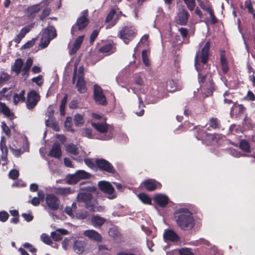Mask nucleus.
I'll return each mask as SVG.
<instances>
[{"instance_id":"f257e3e1","label":"nucleus","mask_w":255,"mask_h":255,"mask_svg":"<svg viewBox=\"0 0 255 255\" xmlns=\"http://www.w3.org/2000/svg\"><path fill=\"white\" fill-rule=\"evenodd\" d=\"M174 216L177 226L181 230H191L195 225V220L192 213L187 208H179L176 210Z\"/></svg>"},{"instance_id":"f03ea898","label":"nucleus","mask_w":255,"mask_h":255,"mask_svg":"<svg viewBox=\"0 0 255 255\" xmlns=\"http://www.w3.org/2000/svg\"><path fill=\"white\" fill-rule=\"evenodd\" d=\"M211 46V42L208 41L206 42L204 46L199 49L196 54L195 57V66L197 69L200 63L203 65L206 64L209 58V50Z\"/></svg>"},{"instance_id":"7ed1b4c3","label":"nucleus","mask_w":255,"mask_h":255,"mask_svg":"<svg viewBox=\"0 0 255 255\" xmlns=\"http://www.w3.org/2000/svg\"><path fill=\"white\" fill-rule=\"evenodd\" d=\"M88 16V10H84L82 15L77 18L76 23L72 27L71 33L72 35H77L79 31L83 30L88 26L89 23Z\"/></svg>"},{"instance_id":"20e7f679","label":"nucleus","mask_w":255,"mask_h":255,"mask_svg":"<svg viewBox=\"0 0 255 255\" xmlns=\"http://www.w3.org/2000/svg\"><path fill=\"white\" fill-rule=\"evenodd\" d=\"M77 200L84 204L85 207L91 211H95V208L98 204L97 201L94 198L92 194L89 193L81 192L77 195Z\"/></svg>"},{"instance_id":"39448f33","label":"nucleus","mask_w":255,"mask_h":255,"mask_svg":"<svg viewBox=\"0 0 255 255\" xmlns=\"http://www.w3.org/2000/svg\"><path fill=\"white\" fill-rule=\"evenodd\" d=\"M48 0H43L39 3L28 6L24 10L25 14L30 18H34L43 6H48Z\"/></svg>"},{"instance_id":"423d86ee","label":"nucleus","mask_w":255,"mask_h":255,"mask_svg":"<svg viewBox=\"0 0 255 255\" xmlns=\"http://www.w3.org/2000/svg\"><path fill=\"white\" fill-rule=\"evenodd\" d=\"M99 189L108 195L110 199H114L117 197L115 190L110 182L106 181H101L98 183Z\"/></svg>"},{"instance_id":"0eeeda50","label":"nucleus","mask_w":255,"mask_h":255,"mask_svg":"<svg viewBox=\"0 0 255 255\" xmlns=\"http://www.w3.org/2000/svg\"><path fill=\"white\" fill-rule=\"evenodd\" d=\"M135 29L132 27L125 26L119 31L118 36L126 44H128L135 36Z\"/></svg>"},{"instance_id":"6e6552de","label":"nucleus","mask_w":255,"mask_h":255,"mask_svg":"<svg viewBox=\"0 0 255 255\" xmlns=\"http://www.w3.org/2000/svg\"><path fill=\"white\" fill-rule=\"evenodd\" d=\"M197 138L198 140H201L206 141L208 143L211 144L212 142H218L220 138V135L218 134H211L208 133L204 129H200L198 131Z\"/></svg>"},{"instance_id":"1a4fd4ad","label":"nucleus","mask_w":255,"mask_h":255,"mask_svg":"<svg viewBox=\"0 0 255 255\" xmlns=\"http://www.w3.org/2000/svg\"><path fill=\"white\" fill-rule=\"evenodd\" d=\"M96 166L101 171L111 174H114L116 172L113 165L109 161L103 158H97Z\"/></svg>"},{"instance_id":"9d476101","label":"nucleus","mask_w":255,"mask_h":255,"mask_svg":"<svg viewBox=\"0 0 255 255\" xmlns=\"http://www.w3.org/2000/svg\"><path fill=\"white\" fill-rule=\"evenodd\" d=\"M40 100V95L35 90H31L27 94L26 107L28 110H32Z\"/></svg>"},{"instance_id":"9b49d317","label":"nucleus","mask_w":255,"mask_h":255,"mask_svg":"<svg viewBox=\"0 0 255 255\" xmlns=\"http://www.w3.org/2000/svg\"><path fill=\"white\" fill-rule=\"evenodd\" d=\"M94 99L95 102L99 105L106 106L107 105V101L105 95L103 93L102 89L100 86L95 85L94 86Z\"/></svg>"},{"instance_id":"f8f14e48","label":"nucleus","mask_w":255,"mask_h":255,"mask_svg":"<svg viewBox=\"0 0 255 255\" xmlns=\"http://www.w3.org/2000/svg\"><path fill=\"white\" fill-rule=\"evenodd\" d=\"M45 201L47 207L50 210L56 211L59 209L60 201L54 194H47L45 198Z\"/></svg>"},{"instance_id":"ddd939ff","label":"nucleus","mask_w":255,"mask_h":255,"mask_svg":"<svg viewBox=\"0 0 255 255\" xmlns=\"http://www.w3.org/2000/svg\"><path fill=\"white\" fill-rule=\"evenodd\" d=\"M206 80V75L198 74V82L200 87L204 90H207L208 93H211L214 90V83L213 80H210L208 83H205Z\"/></svg>"},{"instance_id":"4468645a","label":"nucleus","mask_w":255,"mask_h":255,"mask_svg":"<svg viewBox=\"0 0 255 255\" xmlns=\"http://www.w3.org/2000/svg\"><path fill=\"white\" fill-rule=\"evenodd\" d=\"M189 16L190 14L186 9H179L176 18L177 23L181 25H186Z\"/></svg>"},{"instance_id":"2eb2a0df","label":"nucleus","mask_w":255,"mask_h":255,"mask_svg":"<svg viewBox=\"0 0 255 255\" xmlns=\"http://www.w3.org/2000/svg\"><path fill=\"white\" fill-rule=\"evenodd\" d=\"M220 61L221 69L224 74H227L229 71V62L226 55V51L223 48H220Z\"/></svg>"},{"instance_id":"dca6fc26","label":"nucleus","mask_w":255,"mask_h":255,"mask_svg":"<svg viewBox=\"0 0 255 255\" xmlns=\"http://www.w3.org/2000/svg\"><path fill=\"white\" fill-rule=\"evenodd\" d=\"M163 238L165 241L178 242L180 241V237L173 230L167 229L164 231Z\"/></svg>"},{"instance_id":"f3484780","label":"nucleus","mask_w":255,"mask_h":255,"mask_svg":"<svg viewBox=\"0 0 255 255\" xmlns=\"http://www.w3.org/2000/svg\"><path fill=\"white\" fill-rule=\"evenodd\" d=\"M168 197L163 194H157L154 197V202L161 208L165 207L169 203Z\"/></svg>"},{"instance_id":"a211bd4d","label":"nucleus","mask_w":255,"mask_h":255,"mask_svg":"<svg viewBox=\"0 0 255 255\" xmlns=\"http://www.w3.org/2000/svg\"><path fill=\"white\" fill-rule=\"evenodd\" d=\"M246 109L243 105L234 103L231 109V116H241L245 112Z\"/></svg>"},{"instance_id":"6ab92c4d","label":"nucleus","mask_w":255,"mask_h":255,"mask_svg":"<svg viewBox=\"0 0 255 255\" xmlns=\"http://www.w3.org/2000/svg\"><path fill=\"white\" fill-rule=\"evenodd\" d=\"M62 151L60 144L58 142H55L52 145V148L50 150L48 155L50 157H53L59 158L61 156Z\"/></svg>"},{"instance_id":"aec40b11","label":"nucleus","mask_w":255,"mask_h":255,"mask_svg":"<svg viewBox=\"0 0 255 255\" xmlns=\"http://www.w3.org/2000/svg\"><path fill=\"white\" fill-rule=\"evenodd\" d=\"M158 184V182L151 179H146L142 183L143 187L149 191L155 190L157 188Z\"/></svg>"},{"instance_id":"412c9836","label":"nucleus","mask_w":255,"mask_h":255,"mask_svg":"<svg viewBox=\"0 0 255 255\" xmlns=\"http://www.w3.org/2000/svg\"><path fill=\"white\" fill-rule=\"evenodd\" d=\"M84 235L89 239L97 242L102 241V237L101 235L97 231L94 230H86L84 232Z\"/></svg>"},{"instance_id":"4be33fe9","label":"nucleus","mask_w":255,"mask_h":255,"mask_svg":"<svg viewBox=\"0 0 255 255\" xmlns=\"http://www.w3.org/2000/svg\"><path fill=\"white\" fill-rule=\"evenodd\" d=\"M68 231L64 229H58L51 233V238L55 241H59L62 239V235H67Z\"/></svg>"},{"instance_id":"5701e85b","label":"nucleus","mask_w":255,"mask_h":255,"mask_svg":"<svg viewBox=\"0 0 255 255\" xmlns=\"http://www.w3.org/2000/svg\"><path fill=\"white\" fill-rule=\"evenodd\" d=\"M92 224L95 227H101L106 221V219L99 215H93L91 219Z\"/></svg>"},{"instance_id":"b1692460","label":"nucleus","mask_w":255,"mask_h":255,"mask_svg":"<svg viewBox=\"0 0 255 255\" xmlns=\"http://www.w3.org/2000/svg\"><path fill=\"white\" fill-rule=\"evenodd\" d=\"M23 65V62L21 58H17L15 60L13 65L11 67V70L18 75L21 71L22 67Z\"/></svg>"},{"instance_id":"393cba45","label":"nucleus","mask_w":255,"mask_h":255,"mask_svg":"<svg viewBox=\"0 0 255 255\" xmlns=\"http://www.w3.org/2000/svg\"><path fill=\"white\" fill-rule=\"evenodd\" d=\"M43 34H45V36L52 40L57 36L56 30L54 26L48 25L45 29Z\"/></svg>"},{"instance_id":"a878e982","label":"nucleus","mask_w":255,"mask_h":255,"mask_svg":"<svg viewBox=\"0 0 255 255\" xmlns=\"http://www.w3.org/2000/svg\"><path fill=\"white\" fill-rule=\"evenodd\" d=\"M85 243L83 241H76L73 244V250L78 254H81L85 250Z\"/></svg>"},{"instance_id":"bb28decb","label":"nucleus","mask_w":255,"mask_h":255,"mask_svg":"<svg viewBox=\"0 0 255 255\" xmlns=\"http://www.w3.org/2000/svg\"><path fill=\"white\" fill-rule=\"evenodd\" d=\"M54 192L55 194L61 196H66L73 192L70 187H59L55 189Z\"/></svg>"},{"instance_id":"cd10ccee","label":"nucleus","mask_w":255,"mask_h":255,"mask_svg":"<svg viewBox=\"0 0 255 255\" xmlns=\"http://www.w3.org/2000/svg\"><path fill=\"white\" fill-rule=\"evenodd\" d=\"M92 126L95 128L100 133H105L108 131L109 126L106 123H92Z\"/></svg>"},{"instance_id":"c85d7f7f","label":"nucleus","mask_w":255,"mask_h":255,"mask_svg":"<svg viewBox=\"0 0 255 255\" xmlns=\"http://www.w3.org/2000/svg\"><path fill=\"white\" fill-rule=\"evenodd\" d=\"M76 88L79 93H85L87 91L86 82L84 79H78L76 83Z\"/></svg>"},{"instance_id":"c756f323","label":"nucleus","mask_w":255,"mask_h":255,"mask_svg":"<svg viewBox=\"0 0 255 255\" xmlns=\"http://www.w3.org/2000/svg\"><path fill=\"white\" fill-rule=\"evenodd\" d=\"M25 90H21L19 94L15 93L13 95V103L15 105H17L19 102H24L25 101Z\"/></svg>"},{"instance_id":"7c9ffc66","label":"nucleus","mask_w":255,"mask_h":255,"mask_svg":"<svg viewBox=\"0 0 255 255\" xmlns=\"http://www.w3.org/2000/svg\"><path fill=\"white\" fill-rule=\"evenodd\" d=\"M0 149L2 152L3 154H4V157L3 156H2V159L3 160L6 159V156L8 153V148L6 145V138L4 136H2L1 137L0 140Z\"/></svg>"},{"instance_id":"2f4dec72","label":"nucleus","mask_w":255,"mask_h":255,"mask_svg":"<svg viewBox=\"0 0 255 255\" xmlns=\"http://www.w3.org/2000/svg\"><path fill=\"white\" fill-rule=\"evenodd\" d=\"M79 182L76 173L73 174H68L66 178V182L69 185H74Z\"/></svg>"},{"instance_id":"473e14b6","label":"nucleus","mask_w":255,"mask_h":255,"mask_svg":"<svg viewBox=\"0 0 255 255\" xmlns=\"http://www.w3.org/2000/svg\"><path fill=\"white\" fill-rule=\"evenodd\" d=\"M138 198L144 204L151 205V199L146 194L140 193L138 194Z\"/></svg>"},{"instance_id":"72a5a7b5","label":"nucleus","mask_w":255,"mask_h":255,"mask_svg":"<svg viewBox=\"0 0 255 255\" xmlns=\"http://www.w3.org/2000/svg\"><path fill=\"white\" fill-rule=\"evenodd\" d=\"M0 112L7 117H9L13 115V114L11 112L9 108L4 103L0 102Z\"/></svg>"},{"instance_id":"f704fd0d","label":"nucleus","mask_w":255,"mask_h":255,"mask_svg":"<svg viewBox=\"0 0 255 255\" xmlns=\"http://www.w3.org/2000/svg\"><path fill=\"white\" fill-rule=\"evenodd\" d=\"M51 12V8L48 6H45V7L43 9L41 13L38 15L39 19L41 21L44 20L46 17L50 14Z\"/></svg>"},{"instance_id":"c9c22d12","label":"nucleus","mask_w":255,"mask_h":255,"mask_svg":"<svg viewBox=\"0 0 255 255\" xmlns=\"http://www.w3.org/2000/svg\"><path fill=\"white\" fill-rule=\"evenodd\" d=\"M68 99V94H65L64 97L63 98L61 104L60 105L59 110L61 116H64L65 115V107Z\"/></svg>"},{"instance_id":"e433bc0d","label":"nucleus","mask_w":255,"mask_h":255,"mask_svg":"<svg viewBox=\"0 0 255 255\" xmlns=\"http://www.w3.org/2000/svg\"><path fill=\"white\" fill-rule=\"evenodd\" d=\"M240 148L241 149V150L246 152H251L250 144L249 141L243 139L240 141Z\"/></svg>"},{"instance_id":"4c0bfd02","label":"nucleus","mask_w":255,"mask_h":255,"mask_svg":"<svg viewBox=\"0 0 255 255\" xmlns=\"http://www.w3.org/2000/svg\"><path fill=\"white\" fill-rule=\"evenodd\" d=\"M84 38V35L79 36L75 41V42L73 44V47L72 49L73 51L74 52H76L80 48V46L82 43Z\"/></svg>"},{"instance_id":"58836bf2","label":"nucleus","mask_w":255,"mask_h":255,"mask_svg":"<svg viewBox=\"0 0 255 255\" xmlns=\"http://www.w3.org/2000/svg\"><path fill=\"white\" fill-rule=\"evenodd\" d=\"M79 181L81 179H87L91 177V174L84 170H79L76 172Z\"/></svg>"},{"instance_id":"ea45409f","label":"nucleus","mask_w":255,"mask_h":255,"mask_svg":"<svg viewBox=\"0 0 255 255\" xmlns=\"http://www.w3.org/2000/svg\"><path fill=\"white\" fill-rule=\"evenodd\" d=\"M51 40L52 39L45 36V34H42L39 45L41 48H45L47 47Z\"/></svg>"},{"instance_id":"a19ab883","label":"nucleus","mask_w":255,"mask_h":255,"mask_svg":"<svg viewBox=\"0 0 255 255\" xmlns=\"http://www.w3.org/2000/svg\"><path fill=\"white\" fill-rule=\"evenodd\" d=\"M45 124L47 126L51 127L56 131H58L60 130V128L58 123L55 121H54L53 120H46L45 121Z\"/></svg>"},{"instance_id":"79ce46f5","label":"nucleus","mask_w":255,"mask_h":255,"mask_svg":"<svg viewBox=\"0 0 255 255\" xmlns=\"http://www.w3.org/2000/svg\"><path fill=\"white\" fill-rule=\"evenodd\" d=\"M210 127L214 129L219 128L221 127L220 121L216 118H211L209 120Z\"/></svg>"},{"instance_id":"37998d69","label":"nucleus","mask_w":255,"mask_h":255,"mask_svg":"<svg viewBox=\"0 0 255 255\" xmlns=\"http://www.w3.org/2000/svg\"><path fill=\"white\" fill-rule=\"evenodd\" d=\"M74 122L76 126L79 127L84 123V117L82 115L77 114L74 116Z\"/></svg>"},{"instance_id":"c03bdc74","label":"nucleus","mask_w":255,"mask_h":255,"mask_svg":"<svg viewBox=\"0 0 255 255\" xmlns=\"http://www.w3.org/2000/svg\"><path fill=\"white\" fill-rule=\"evenodd\" d=\"M66 150L68 152L75 155L79 154L78 149L77 146L74 144H68L66 146Z\"/></svg>"},{"instance_id":"a18cd8bd","label":"nucleus","mask_w":255,"mask_h":255,"mask_svg":"<svg viewBox=\"0 0 255 255\" xmlns=\"http://www.w3.org/2000/svg\"><path fill=\"white\" fill-rule=\"evenodd\" d=\"M141 56H142V60L143 61V63L144 64L147 66H150V61L149 59L148 58V55H147V51L146 50H143L141 52Z\"/></svg>"},{"instance_id":"49530a36","label":"nucleus","mask_w":255,"mask_h":255,"mask_svg":"<svg viewBox=\"0 0 255 255\" xmlns=\"http://www.w3.org/2000/svg\"><path fill=\"white\" fill-rule=\"evenodd\" d=\"M32 27L33 25L32 24L26 25L20 29L18 34L23 38L25 35L31 30Z\"/></svg>"},{"instance_id":"de8ad7c7","label":"nucleus","mask_w":255,"mask_h":255,"mask_svg":"<svg viewBox=\"0 0 255 255\" xmlns=\"http://www.w3.org/2000/svg\"><path fill=\"white\" fill-rule=\"evenodd\" d=\"M77 209V205L75 203L72 204L71 207L67 206L65 208V212L69 216L72 217L74 216L73 210H75Z\"/></svg>"},{"instance_id":"09e8293b","label":"nucleus","mask_w":255,"mask_h":255,"mask_svg":"<svg viewBox=\"0 0 255 255\" xmlns=\"http://www.w3.org/2000/svg\"><path fill=\"white\" fill-rule=\"evenodd\" d=\"M113 48V45L111 43L105 44L99 48V52L102 53H109L111 51Z\"/></svg>"},{"instance_id":"8fccbe9b","label":"nucleus","mask_w":255,"mask_h":255,"mask_svg":"<svg viewBox=\"0 0 255 255\" xmlns=\"http://www.w3.org/2000/svg\"><path fill=\"white\" fill-rule=\"evenodd\" d=\"M183 1L190 11L194 10L196 5L195 0H183Z\"/></svg>"},{"instance_id":"3c124183","label":"nucleus","mask_w":255,"mask_h":255,"mask_svg":"<svg viewBox=\"0 0 255 255\" xmlns=\"http://www.w3.org/2000/svg\"><path fill=\"white\" fill-rule=\"evenodd\" d=\"M72 118L71 117H68L66 118L64 123L65 127L68 131H74V129L72 128Z\"/></svg>"},{"instance_id":"603ef678","label":"nucleus","mask_w":255,"mask_h":255,"mask_svg":"<svg viewBox=\"0 0 255 255\" xmlns=\"http://www.w3.org/2000/svg\"><path fill=\"white\" fill-rule=\"evenodd\" d=\"M175 89L176 87L174 82L172 80H169L167 82L166 90L170 92H173L175 90Z\"/></svg>"},{"instance_id":"864d4df0","label":"nucleus","mask_w":255,"mask_h":255,"mask_svg":"<svg viewBox=\"0 0 255 255\" xmlns=\"http://www.w3.org/2000/svg\"><path fill=\"white\" fill-rule=\"evenodd\" d=\"M206 11H208L210 14V16L211 19V22L212 24H215L218 22V19L217 17L215 16L214 11L213 9L210 8V7H207L206 9Z\"/></svg>"},{"instance_id":"5fc2aeb1","label":"nucleus","mask_w":255,"mask_h":255,"mask_svg":"<svg viewBox=\"0 0 255 255\" xmlns=\"http://www.w3.org/2000/svg\"><path fill=\"white\" fill-rule=\"evenodd\" d=\"M1 128L6 136L10 137L11 135V131L9 127L6 125L4 122H1Z\"/></svg>"},{"instance_id":"6e6d98bb","label":"nucleus","mask_w":255,"mask_h":255,"mask_svg":"<svg viewBox=\"0 0 255 255\" xmlns=\"http://www.w3.org/2000/svg\"><path fill=\"white\" fill-rule=\"evenodd\" d=\"M31 81L36 83L38 86H41L43 84V79L42 75H39L37 77H34L31 79Z\"/></svg>"},{"instance_id":"4d7b16f0","label":"nucleus","mask_w":255,"mask_h":255,"mask_svg":"<svg viewBox=\"0 0 255 255\" xmlns=\"http://www.w3.org/2000/svg\"><path fill=\"white\" fill-rule=\"evenodd\" d=\"M10 78V75L7 73L2 72L0 75V84H2L4 82L8 81Z\"/></svg>"},{"instance_id":"13d9d810","label":"nucleus","mask_w":255,"mask_h":255,"mask_svg":"<svg viewBox=\"0 0 255 255\" xmlns=\"http://www.w3.org/2000/svg\"><path fill=\"white\" fill-rule=\"evenodd\" d=\"M41 239L43 242L47 245H50L52 243L49 236L46 234H42L41 235Z\"/></svg>"},{"instance_id":"bf43d9fd","label":"nucleus","mask_w":255,"mask_h":255,"mask_svg":"<svg viewBox=\"0 0 255 255\" xmlns=\"http://www.w3.org/2000/svg\"><path fill=\"white\" fill-rule=\"evenodd\" d=\"M54 108L52 106L50 105L47 108V111L46 114V116L48 117V119H50V120H52L54 116Z\"/></svg>"},{"instance_id":"052dcab7","label":"nucleus","mask_w":255,"mask_h":255,"mask_svg":"<svg viewBox=\"0 0 255 255\" xmlns=\"http://www.w3.org/2000/svg\"><path fill=\"white\" fill-rule=\"evenodd\" d=\"M19 176L18 171L16 169H12L9 172V177L10 178L15 180Z\"/></svg>"},{"instance_id":"680f3d73","label":"nucleus","mask_w":255,"mask_h":255,"mask_svg":"<svg viewBox=\"0 0 255 255\" xmlns=\"http://www.w3.org/2000/svg\"><path fill=\"white\" fill-rule=\"evenodd\" d=\"M82 135L83 136L89 138H92V129L90 128H84Z\"/></svg>"},{"instance_id":"e2e57ef3","label":"nucleus","mask_w":255,"mask_h":255,"mask_svg":"<svg viewBox=\"0 0 255 255\" xmlns=\"http://www.w3.org/2000/svg\"><path fill=\"white\" fill-rule=\"evenodd\" d=\"M84 162L89 167L91 168H94V167H96V160L95 162H94L92 159L90 158H86L84 159Z\"/></svg>"},{"instance_id":"0e129e2a","label":"nucleus","mask_w":255,"mask_h":255,"mask_svg":"<svg viewBox=\"0 0 255 255\" xmlns=\"http://www.w3.org/2000/svg\"><path fill=\"white\" fill-rule=\"evenodd\" d=\"M35 38L27 41L22 47L23 49H26L32 47L35 44Z\"/></svg>"},{"instance_id":"69168bd1","label":"nucleus","mask_w":255,"mask_h":255,"mask_svg":"<svg viewBox=\"0 0 255 255\" xmlns=\"http://www.w3.org/2000/svg\"><path fill=\"white\" fill-rule=\"evenodd\" d=\"M99 33V30L95 29L93 31L90 36V42L93 43L95 40Z\"/></svg>"},{"instance_id":"338daca9","label":"nucleus","mask_w":255,"mask_h":255,"mask_svg":"<svg viewBox=\"0 0 255 255\" xmlns=\"http://www.w3.org/2000/svg\"><path fill=\"white\" fill-rule=\"evenodd\" d=\"M115 13H116V10H115V9H113V8L111 9L110 11L109 12V13H108V14L107 15V16L106 17V22H109L110 21H111L113 19Z\"/></svg>"},{"instance_id":"774afa93","label":"nucleus","mask_w":255,"mask_h":255,"mask_svg":"<svg viewBox=\"0 0 255 255\" xmlns=\"http://www.w3.org/2000/svg\"><path fill=\"white\" fill-rule=\"evenodd\" d=\"M9 217L8 214L5 211L0 212V221L4 222L8 219Z\"/></svg>"}]
</instances>
